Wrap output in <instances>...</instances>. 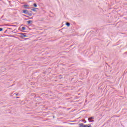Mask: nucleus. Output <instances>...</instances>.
Masks as SVG:
<instances>
[{"label":"nucleus","mask_w":127,"mask_h":127,"mask_svg":"<svg viewBox=\"0 0 127 127\" xmlns=\"http://www.w3.org/2000/svg\"><path fill=\"white\" fill-rule=\"evenodd\" d=\"M79 127H92V126H88V125H84V124L81 123L79 124Z\"/></svg>","instance_id":"1"},{"label":"nucleus","mask_w":127,"mask_h":127,"mask_svg":"<svg viewBox=\"0 0 127 127\" xmlns=\"http://www.w3.org/2000/svg\"><path fill=\"white\" fill-rule=\"evenodd\" d=\"M94 117H91L89 118H88V121L89 123H93L94 122Z\"/></svg>","instance_id":"2"},{"label":"nucleus","mask_w":127,"mask_h":127,"mask_svg":"<svg viewBox=\"0 0 127 127\" xmlns=\"http://www.w3.org/2000/svg\"><path fill=\"white\" fill-rule=\"evenodd\" d=\"M23 13H25V14H27V13H28V10L27 9H24L23 10Z\"/></svg>","instance_id":"3"},{"label":"nucleus","mask_w":127,"mask_h":127,"mask_svg":"<svg viewBox=\"0 0 127 127\" xmlns=\"http://www.w3.org/2000/svg\"><path fill=\"white\" fill-rule=\"evenodd\" d=\"M21 37H27V36H26V35H25V34L21 33Z\"/></svg>","instance_id":"4"},{"label":"nucleus","mask_w":127,"mask_h":127,"mask_svg":"<svg viewBox=\"0 0 127 127\" xmlns=\"http://www.w3.org/2000/svg\"><path fill=\"white\" fill-rule=\"evenodd\" d=\"M28 24H32V21L31 20H29L27 21Z\"/></svg>","instance_id":"5"},{"label":"nucleus","mask_w":127,"mask_h":127,"mask_svg":"<svg viewBox=\"0 0 127 127\" xmlns=\"http://www.w3.org/2000/svg\"><path fill=\"white\" fill-rule=\"evenodd\" d=\"M66 25H67V26H70V23H68V22L66 23Z\"/></svg>","instance_id":"6"},{"label":"nucleus","mask_w":127,"mask_h":127,"mask_svg":"<svg viewBox=\"0 0 127 127\" xmlns=\"http://www.w3.org/2000/svg\"><path fill=\"white\" fill-rule=\"evenodd\" d=\"M34 6L35 7H37V4H36V3H34Z\"/></svg>","instance_id":"7"},{"label":"nucleus","mask_w":127,"mask_h":127,"mask_svg":"<svg viewBox=\"0 0 127 127\" xmlns=\"http://www.w3.org/2000/svg\"><path fill=\"white\" fill-rule=\"evenodd\" d=\"M22 30H25V27H22Z\"/></svg>","instance_id":"8"},{"label":"nucleus","mask_w":127,"mask_h":127,"mask_svg":"<svg viewBox=\"0 0 127 127\" xmlns=\"http://www.w3.org/2000/svg\"><path fill=\"white\" fill-rule=\"evenodd\" d=\"M24 6L25 7V8H27V6H29L27 5H24Z\"/></svg>","instance_id":"9"},{"label":"nucleus","mask_w":127,"mask_h":127,"mask_svg":"<svg viewBox=\"0 0 127 127\" xmlns=\"http://www.w3.org/2000/svg\"><path fill=\"white\" fill-rule=\"evenodd\" d=\"M36 9V8H34L33 9H32L33 11H35V10Z\"/></svg>","instance_id":"10"},{"label":"nucleus","mask_w":127,"mask_h":127,"mask_svg":"<svg viewBox=\"0 0 127 127\" xmlns=\"http://www.w3.org/2000/svg\"><path fill=\"white\" fill-rule=\"evenodd\" d=\"M2 29H3L2 28H0V31H1L2 30Z\"/></svg>","instance_id":"11"},{"label":"nucleus","mask_w":127,"mask_h":127,"mask_svg":"<svg viewBox=\"0 0 127 127\" xmlns=\"http://www.w3.org/2000/svg\"><path fill=\"white\" fill-rule=\"evenodd\" d=\"M16 99H19V97H16Z\"/></svg>","instance_id":"12"},{"label":"nucleus","mask_w":127,"mask_h":127,"mask_svg":"<svg viewBox=\"0 0 127 127\" xmlns=\"http://www.w3.org/2000/svg\"><path fill=\"white\" fill-rule=\"evenodd\" d=\"M18 94H16V96H18Z\"/></svg>","instance_id":"13"}]
</instances>
